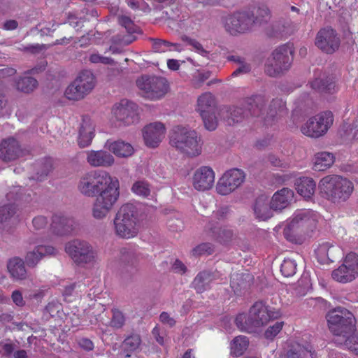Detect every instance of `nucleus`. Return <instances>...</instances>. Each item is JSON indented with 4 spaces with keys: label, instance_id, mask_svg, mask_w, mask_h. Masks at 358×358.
Here are the masks:
<instances>
[{
    "label": "nucleus",
    "instance_id": "nucleus-1",
    "mask_svg": "<svg viewBox=\"0 0 358 358\" xmlns=\"http://www.w3.org/2000/svg\"><path fill=\"white\" fill-rule=\"evenodd\" d=\"M79 191L87 196L97 194L93 206V215L101 219L107 215L120 196L119 180L106 171H91L80 180Z\"/></svg>",
    "mask_w": 358,
    "mask_h": 358
},
{
    "label": "nucleus",
    "instance_id": "nucleus-2",
    "mask_svg": "<svg viewBox=\"0 0 358 358\" xmlns=\"http://www.w3.org/2000/svg\"><path fill=\"white\" fill-rule=\"evenodd\" d=\"M280 315L279 310H270L262 301H258L250 308L248 314H238L235 322L241 331L252 332L256 328L266 325L271 320L277 319Z\"/></svg>",
    "mask_w": 358,
    "mask_h": 358
},
{
    "label": "nucleus",
    "instance_id": "nucleus-3",
    "mask_svg": "<svg viewBox=\"0 0 358 358\" xmlns=\"http://www.w3.org/2000/svg\"><path fill=\"white\" fill-rule=\"evenodd\" d=\"M353 189L352 182L339 175L326 176L318 184L320 195L334 203L345 201L352 194Z\"/></svg>",
    "mask_w": 358,
    "mask_h": 358
},
{
    "label": "nucleus",
    "instance_id": "nucleus-4",
    "mask_svg": "<svg viewBox=\"0 0 358 358\" xmlns=\"http://www.w3.org/2000/svg\"><path fill=\"white\" fill-rule=\"evenodd\" d=\"M169 141L172 147L188 157H197L202 152L201 137L187 127H174L169 133Z\"/></svg>",
    "mask_w": 358,
    "mask_h": 358
},
{
    "label": "nucleus",
    "instance_id": "nucleus-5",
    "mask_svg": "<svg viewBox=\"0 0 358 358\" xmlns=\"http://www.w3.org/2000/svg\"><path fill=\"white\" fill-rule=\"evenodd\" d=\"M114 229L117 236L124 238H131L137 235L136 210L132 204H124L119 209L114 219Z\"/></svg>",
    "mask_w": 358,
    "mask_h": 358
},
{
    "label": "nucleus",
    "instance_id": "nucleus-6",
    "mask_svg": "<svg viewBox=\"0 0 358 358\" xmlns=\"http://www.w3.org/2000/svg\"><path fill=\"white\" fill-rule=\"evenodd\" d=\"M329 329L334 335L342 337L343 341L355 331V317L344 308H336L327 315Z\"/></svg>",
    "mask_w": 358,
    "mask_h": 358
},
{
    "label": "nucleus",
    "instance_id": "nucleus-7",
    "mask_svg": "<svg viewBox=\"0 0 358 358\" xmlns=\"http://www.w3.org/2000/svg\"><path fill=\"white\" fill-rule=\"evenodd\" d=\"M138 106L127 99L115 103L112 108L110 122L115 127H126L137 123L139 120Z\"/></svg>",
    "mask_w": 358,
    "mask_h": 358
},
{
    "label": "nucleus",
    "instance_id": "nucleus-8",
    "mask_svg": "<svg viewBox=\"0 0 358 358\" xmlns=\"http://www.w3.org/2000/svg\"><path fill=\"white\" fill-rule=\"evenodd\" d=\"M136 83L142 96L150 100L162 98L169 88L167 80L162 77L144 75L138 78Z\"/></svg>",
    "mask_w": 358,
    "mask_h": 358
},
{
    "label": "nucleus",
    "instance_id": "nucleus-9",
    "mask_svg": "<svg viewBox=\"0 0 358 358\" xmlns=\"http://www.w3.org/2000/svg\"><path fill=\"white\" fill-rule=\"evenodd\" d=\"M292 50L287 45L275 48L267 59L265 71L270 76H277L288 70L292 62Z\"/></svg>",
    "mask_w": 358,
    "mask_h": 358
},
{
    "label": "nucleus",
    "instance_id": "nucleus-10",
    "mask_svg": "<svg viewBox=\"0 0 358 358\" xmlns=\"http://www.w3.org/2000/svg\"><path fill=\"white\" fill-rule=\"evenodd\" d=\"M95 77L90 71H83L65 91V96L70 100H79L88 94L95 86Z\"/></svg>",
    "mask_w": 358,
    "mask_h": 358
},
{
    "label": "nucleus",
    "instance_id": "nucleus-11",
    "mask_svg": "<svg viewBox=\"0 0 358 358\" xmlns=\"http://www.w3.org/2000/svg\"><path fill=\"white\" fill-rule=\"evenodd\" d=\"M65 251L77 264H92L96 259V251L85 241L76 239L67 243Z\"/></svg>",
    "mask_w": 358,
    "mask_h": 358
},
{
    "label": "nucleus",
    "instance_id": "nucleus-12",
    "mask_svg": "<svg viewBox=\"0 0 358 358\" xmlns=\"http://www.w3.org/2000/svg\"><path fill=\"white\" fill-rule=\"evenodd\" d=\"M222 23L225 30L231 35L245 34L252 28V13L247 10L234 12L224 16Z\"/></svg>",
    "mask_w": 358,
    "mask_h": 358
},
{
    "label": "nucleus",
    "instance_id": "nucleus-13",
    "mask_svg": "<svg viewBox=\"0 0 358 358\" xmlns=\"http://www.w3.org/2000/svg\"><path fill=\"white\" fill-rule=\"evenodd\" d=\"M334 117L331 112L326 111L310 117L301 128L306 136L319 138L324 135L333 124Z\"/></svg>",
    "mask_w": 358,
    "mask_h": 358
},
{
    "label": "nucleus",
    "instance_id": "nucleus-14",
    "mask_svg": "<svg viewBox=\"0 0 358 358\" xmlns=\"http://www.w3.org/2000/svg\"><path fill=\"white\" fill-rule=\"evenodd\" d=\"M215 106V100L211 93H203L197 99L196 110L201 115L206 129L209 131H213L217 127Z\"/></svg>",
    "mask_w": 358,
    "mask_h": 358
},
{
    "label": "nucleus",
    "instance_id": "nucleus-15",
    "mask_svg": "<svg viewBox=\"0 0 358 358\" xmlns=\"http://www.w3.org/2000/svg\"><path fill=\"white\" fill-rule=\"evenodd\" d=\"M334 280L346 283L358 277V255L354 252L348 254L343 264L331 273Z\"/></svg>",
    "mask_w": 358,
    "mask_h": 358
},
{
    "label": "nucleus",
    "instance_id": "nucleus-16",
    "mask_svg": "<svg viewBox=\"0 0 358 358\" xmlns=\"http://www.w3.org/2000/svg\"><path fill=\"white\" fill-rule=\"evenodd\" d=\"M245 178V173L238 169H231L224 173L216 185L220 195H228L239 187Z\"/></svg>",
    "mask_w": 358,
    "mask_h": 358
},
{
    "label": "nucleus",
    "instance_id": "nucleus-17",
    "mask_svg": "<svg viewBox=\"0 0 358 358\" xmlns=\"http://www.w3.org/2000/svg\"><path fill=\"white\" fill-rule=\"evenodd\" d=\"M215 179V174L213 169L208 166H202L194 171L192 183L196 190L205 192L213 188Z\"/></svg>",
    "mask_w": 358,
    "mask_h": 358
},
{
    "label": "nucleus",
    "instance_id": "nucleus-18",
    "mask_svg": "<svg viewBox=\"0 0 358 358\" xmlns=\"http://www.w3.org/2000/svg\"><path fill=\"white\" fill-rule=\"evenodd\" d=\"M315 45L324 52L333 53L338 48L340 39L333 29L326 27L318 31Z\"/></svg>",
    "mask_w": 358,
    "mask_h": 358
},
{
    "label": "nucleus",
    "instance_id": "nucleus-19",
    "mask_svg": "<svg viewBox=\"0 0 358 358\" xmlns=\"http://www.w3.org/2000/svg\"><path fill=\"white\" fill-rule=\"evenodd\" d=\"M319 218V215L313 210H298L293 215L289 227L294 229L301 227L313 231L316 227Z\"/></svg>",
    "mask_w": 358,
    "mask_h": 358
},
{
    "label": "nucleus",
    "instance_id": "nucleus-20",
    "mask_svg": "<svg viewBox=\"0 0 358 358\" xmlns=\"http://www.w3.org/2000/svg\"><path fill=\"white\" fill-rule=\"evenodd\" d=\"M166 128L158 122L146 125L143 129V137L145 145L150 148H156L165 136Z\"/></svg>",
    "mask_w": 358,
    "mask_h": 358
},
{
    "label": "nucleus",
    "instance_id": "nucleus-21",
    "mask_svg": "<svg viewBox=\"0 0 358 358\" xmlns=\"http://www.w3.org/2000/svg\"><path fill=\"white\" fill-rule=\"evenodd\" d=\"M76 227L73 218L63 214H55L50 224V232L56 236H62L71 234Z\"/></svg>",
    "mask_w": 358,
    "mask_h": 358
},
{
    "label": "nucleus",
    "instance_id": "nucleus-22",
    "mask_svg": "<svg viewBox=\"0 0 358 358\" xmlns=\"http://www.w3.org/2000/svg\"><path fill=\"white\" fill-rule=\"evenodd\" d=\"M86 160L93 167H110L115 164L114 157L106 150H88Z\"/></svg>",
    "mask_w": 358,
    "mask_h": 358
},
{
    "label": "nucleus",
    "instance_id": "nucleus-23",
    "mask_svg": "<svg viewBox=\"0 0 358 358\" xmlns=\"http://www.w3.org/2000/svg\"><path fill=\"white\" fill-rule=\"evenodd\" d=\"M119 22L121 26L124 27L127 31V35H117L113 38V45H127L132 43L135 40V37L132 34L136 33L138 27L135 25L134 22L127 16H121L119 17Z\"/></svg>",
    "mask_w": 358,
    "mask_h": 358
},
{
    "label": "nucleus",
    "instance_id": "nucleus-24",
    "mask_svg": "<svg viewBox=\"0 0 358 358\" xmlns=\"http://www.w3.org/2000/svg\"><path fill=\"white\" fill-rule=\"evenodd\" d=\"M104 148L119 158H127L134 153V147L128 142L122 140H108Z\"/></svg>",
    "mask_w": 358,
    "mask_h": 358
},
{
    "label": "nucleus",
    "instance_id": "nucleus-25",
    "mask_svg": "<svg viewBox=\"0 0 358 358\" xmlns=\"http://www.w3.org/2000/svg\"><path fill=\"white\" fill-rule=\"evenodd\" d=\"M20 152L18 142L13 138L2 141L0 143V159L4 162H10L17 159Z\"/></svg>",
    "mask_w": 358,
    "mask_h": 358
},
{
    "label": "nucleus",
    "instance_id": "nucleus-26",
    "mask_svg": "<svg viewBox=\"0 0 358 358\" xmlns=\"http://www.w3.org/2000/svg\"><path fill=\"white\" fill-rule=\"evenodd\" d=\"M94 124L89 117H83L79 129L78 143L80 148L90 145L94 137Z\"/></svg>",
    "mask_w": 358,
    "mask_h": 358
},
{
    "label": "nucleus",
    "instance_id": "nucleus-27",
    "mask_svg": "<svg viewBox=\"0 0 358 358\" xmlns=\"http://www.w3.org/2000/svg\"><path fill=\"white\" fill-rule=\"evenodd\" d=\"M294 199V192L288 188H282L276 192L270 201L274 210H281L287 207Z\"/></svg>",
    "mask_w": 358,
    "mask_h": 358
},
{
    "label": "nucleus",
    "instance_id": "nucleus-28",
    "mask_svg": "<svg viewBox=\"0 0 358 358\" xmlns=\"http://www.w3.org/2000/svg\"><path fill=\"white\" fill-rule=\"evenodd\" d=\"M340 252V248L336 245L329 241H324L319 244L315 250L318 259L322 262H334L337 255Z\"/></svg>",
    "mask_w": 358,
    "mask_h": 358
},
{
    "label": "nucleus",
    "instance_id": "nucleus-29",
    "mask_svg": "<svg viewBox=\"0 0 358 358\" xmlns=\"http://www.w3.org/2000/svg\"><path fill=\"white\" fill-rule=\"evenodd\" d=\"M55 249L52 246L38 245L29 251L25 256V262L29 267L35 266L45 255L54 254Z\"/></svg>",
    "mask_w": 358,
    "mask_h": 358
},
{
    "label": "nucleus",
    "instance_id": "nucleus-30",
    "mask_svg": "<svg viewBox=\"0 0 358 358\" xmlns=\"http://www.w3.org/2000/svg\"><path fill=\"white\" fill-rule=\"evenodd\" d=\"M295 186L299 194L305 199H310L314 195L316 184L313 178L302 177L296 180Z\"/></svg>",
    "mask_w": 358,
    "mask_h": 358
},
{
    "label": "nucleus",
    "instance_id": "nucleus-31",
    "mask_svg": "<svg viewBox=\"0 0 358 358\" xmlns=\"http://www.w3.org/2000/svg\"><path fill=\"white\" fill-rule=\"evenodd\" d=\"M335 162L334 155L329 152L316 153L313 159V169L316 171H324L329 169Z\"/></svg>",
    "mask_w": 358,
    "mask_h": 358
},
{
    "label": "nucleus",
    "instance_id": "nucleus-32",
    "mask_svg": "<svg viewBox=\"0 0 358 358\" xmlns=\"http://www.w3.org/2000/svg\"><path fill=\"white\" fill-rule=\"evenodd\" d=\"M266 196L262 195L258 197L254 206V212L256 217L262 220H266L272 216L271 204Z\"/></svg>",
    "mask_w": 358,
    "mask_h": 358
},
{
    "label": "nucleus",
    "instance_id": "nucleus-33",
    "mask_svg": "<svg viewBox=\"0 0 358 358\" xmlns=\"http://www.w3.org/2000/svg\"><path fill=\"white\" fill-rule=\"evenodd\" d=\"M7 268L11 277L15 280H24L27 277V271L22 259L15 257L11 258L7 265Z\"/></svg>",
    "mask_w": 358,
    "mask_h": 358
},
{
    "label": "nucleus",
    "instance_id": "nucleus-34",
    "mask_svg": "<svg viewBox=\"0 0 358 358\" xmlns=\"http://www.w3.org/2000/svg\"><path fill=\"white\" fill-rule=\"evenodd\" d=\"M340 134L348 141H352L358 137V113L352 120L344 123Z\"/></svg>",
    "mask_w": 358,
    "mask_h": 358
},
{
    "label": "nucleus",
    "instance_id": "nucleus-35",
    "mask_svg": "<svg viewBox=\"0 0 358 358\" xmlns=\"http://www.w3.org/2000/svg\"><path fill=\"white\" fill-rule=\"evenodd\" d=\"M310 85L315 90L330 94L335 93L338 90V87L331 78H327L325 80L316 78L311 82Z\"/></svg>",
    "mask_w": 358,
    "mask_h": 358
},
{
    "label": "nucleus",
    "instance_id": "nucleus-36",
    "mask_svg": "<svg viewBox=\"0 0 358 358\" xmlns=\"http://www.w3.org/2000/svg\"><path fill=\"white\" fill-rule=\"evenodd\" d=\"M212 274L207 271L199 273L193 281V286L199 293H202L210 287L213 280Z\"/></svg>",
    "mask_w": 358,
    "mask_h": 358
},
{
    "label": "nucleus",
    "instance_id": "nucleus-37",
    "mask_svg": "<svg viewBox=\"0 0 358 358\" xmlns=\"http://www.w3.org/2000/svg\"><path fill=\"white\" fill-rule=\"evenodd\" d=\"M249 341L245 336L235 337L230 344L231 354L234 357L241 356L248 349Z\"/></svg>",
    "mask_w": 358,
    "mask_h": 358
},
{
    "label": "nucleus",
    "instance_id": "nucleus-38",
    "mask_svg": "<svg viewBox=\"0 0 358 358\" xmlns=\"http://www.w3.org/2000/svg\"><path fill=\"white\" fill-rule=\"evenodd\" d=\"M314 355L315 352L308 343L299 344L296 348L290 350L287 353L288 358H307L308 357L314 358Z\"/></svg>",
    "mask_w": 358,
    "mask_h": 358
},
{
    "label": "nucleus",
    "instance_id": "nucleus-39",
    "mask_svg": "<svg viewBox=\"0 0 358 358\" xmlns=\"http://www.w3.org/2000/svg\"><path fill=\"white\" fill-rule=\"evenodd\" d=\"M210 231L212 232L213 238L220 243H226L231 240L233 236V232L231 229L221 226L210 227Z\"/></svg>",
    "mask_w": 358,
    "mask_h": 358
},
{
    "label": "nucleus",
    "instance_id": "nucleus-40",
    "mask_svg": "<svg viewBox=\"0 0 358 358\" xmlns=\"http://www.w3.org/2000/svg\"><path fill=\"white\" fill-rule=\"evenodd\" d=\"M271 17L270 10L266 5L262 4L258 6L255 14H252V26L266 22Z\"/></svg>",
    "mask_w": 358,
    "mask_h": 358
},
{
    "label": "nucleus",
    "instance_id": "nucleus-41",
    "mask_svg": "<svg viewBox=\"0 0 358 358\" xmlns=\"http://www.w3.org/2000/svg\"><path fill=\"white\" fill-rule=\"evenodd\" d=\"M153 49L157 52H165L167 51H182L181 45L178 43H171L166 41H156L153 43Z\"/></svg>",
    "mask_w": 358,
    "mask_h": 358
},
{
    "label": "nucleus",
    "instance_id": "nucleus-42",
    "mask_svg": "<svg viewBox=\"0 0 358 358\" xmlns=\"http://www.w3.org/2000/svg\"><path fill=\"white\" fill-rule=\"evenodd\" d=\"M36 86V80L31 77H22L17 82V90L24 93L34 91Z\"/></svg>",
    "mask_w": 358,
    "mask_h": 358
},
{
    "label": "nucleus",
    "instance_id": "nucleus-43",
    "mask_svg": "<svg viewBox=\"0 0 358 358\" xmlns=\"http://www.w3.org/2000/svg\"><path fill=\"white\" fill-rule=\"evenodd\" d=\"M228 214L229 209L227 207H221L214 211L209 222V229H210V227H217L220 222L227 218Z\"/></svg>",
    "mask_w": 358,
    "mask_h": 358
},
{
    "label": "nucleus",
    "instance_id": "nucleus-44",
    "mask_svg": "<svg viewBox=\"0 0 358 358\" xmlns=\"http://www.w3.org/2000/svg\"><path fill=\"white\" fill-rule=\"evenodd\" d=\"M286 113L285 103L282 99L273 100L270 106L269 117H281Z\"/></svg>",
    "mask_w": 358,
    "mask_h": 358
},
{
    "label": "nucleus",
    "instance_id": "nucleus-45",
    "mask_svg": "<svg viewBox=\"0 0 358 358\" xmlns=\"http://www.w3.org/2000/svg\"><path fill=\"white\" fill-rule=\"evenodd\" d=\"M227 124H231L235 122H241L246 115L245 112L241 108L234 107L227 111Z\"/></svg>",
    "mask_w": 358,
    "mask_h": 358
},
{
    "label": "nucleus",
    "instance_id": "nucleus-46",
    "mask_svg": "<svg viewBox=\"0 0 358 358\" xmlns=\"http://www.w3.org/2000/svg\"><path fill=\"white\" fill-rule=\"evenodd\" d=\"M131 191L136 195L146 197L150 193L149 184L145 180L136 181L131 187Z\"/></svg>",
    "mask_w": 358,
    "mask_h": 358
},
{
    "label": "nucleus",
    "instance_id": "nucleus-47",
    "mask_svg": "<svg viewBox=\"0 0 358 358\" xmlns=\"http://www.w3.org/2000/svg\"><path fill=\"white\" fill-rule=\"evenodd\" d=\"M280 271L285 277L294 275L296 271V262L289 258L285 259L281 264Z\"/></svg>",
    "mask_w": 358,
    "mask_h": 358
},
{
    "label": "nucleus",
    "instance_id": "nucleus-48",
    "mask_svg": "<svg viewBox=\"0 0 358 358\" xmlns=\"http://www.w3.org/2000/svg\"><path fill=\"white\" fill-rule=\"evenodd\" d=\"M141 343L140 337L137 335L131 336L127 338L123 343L124 348L127 351L136 350Z\"/></svg>",
    "mask_w": 358,
    "mask_h": 358
},
{
    "label": "nucleus",
    "instance_id": "nucleus-49",
    "mask_svg": "<svg viewBox=\"0 0 358 358\" xmlns=\"http://www.w3.org/2000/svg\"><path fill=\"white\" fill-rule=\"evenodd\" d=\"M284 326L283 322H276L274 324L268 327L264 332V336L267 339H273L282 330Z\"/></svg>",
    "mask_w": 358,
    "mask_h": 358
},
{
    "label": "nucleus",
    "instance_id": "nucleus-50",
    "mask_svg": "<svg viewBox=\"0 0 358 358\" xmlns=\"http://www.w3.org/2000/svg\"><path fill=\"white\" fill-rule=\"evenodd\" d=\"M262 103L263 99L261 96H255L251 99L249 103L251 107L249 110L252 115H259V113L262 110Z\"/></svg>",
    "mask_w": 358,
    "mask_h": 358
},
{
    "label": "nucleus",
    "instance_id": "nucleus-51",
    "mask_svg": "<svg viewBox=\"0 0 358 358\" xmlns=\"http://www.w3.org/2000/svg\"><path fill=\"white\" fill-rule=\"evenodd\" d=\"M113 317L110 321V325L115 328H121L125 322L124 316L122 313L117 309L112 310Z\"/></svg>",
    "mask_w": 358,
    "mask_h": 358
},
{
    "label": "nucleus",
    "instance_id": "nucleus-52",
    "mask_svg": "<svg viewBox=\"0 0 358 358\" xmlns=\"http://www.w3.org/2000/svg\"><path fill=\"white\" fill-rule=\"evenodd\" d=\"M15 213V206L13 205L4 206L0 208V222L7 221Z\"/></svg>",
    "mask_w": 358,
    "mask_h": 358
},
{
    "label": "nucleus",
    "instance_id": "nucleus-53",
    "mask_svg": "<svg viewBox=\"0 0 358 358\" xmlns=\"http://www.w3.org/2000/svg\"><path fill=\"white\" fill-rule=\"evenodd\" d=\"M344 345L353 353L358 355V334H351L344 341Z\"/></svg>",
    "mask_w": 358,
    "mask_h": 358
},
{
    "label": "nucleus",
    "instance_id": "nucleus-54",
    "mask_svg": "<svg viewBox=\"0 0 358 358\" xmlns=\"http://www.w3.org/2000/svg\"><path fill=\"white\" fill-rule=\"evenodd\" d=\"M127 5L134 10L143 12L150 10L149 5L144 0H126Z\"/></svg>",
    "mask_w": 358,
    "mask_h": 358
},
{
    "label": "nucleus",
    "instance_id": "nucleus-55",
    "mask_svg": "<svg viewBox=\"0 0 358 358\" xmlns=\"http://www.w3.org/2000/svg\"><path fill=\"white\" fill-rule=\"evenodd\" d=\"M213 252V247L210 243H205L199 245L196 247L193 252L194 255H210Z\"/></svg>",
    "mask_w": 358,
    "mask_h": 358
},
{
    "label": "nucleus",
    "instance_id": "nucleus-56",
    "mask_svg": "<svg viewBox=\"0 0 358 358\" xmlns=\"http://www.w3.org/2000/svg\"><path fill=\"white\" fill-rule=\"evenodd\" d=\"M89 59L92 63L94 64L101 63L103 64H112L113 63V60L111 58L103 57L99 53L91 54Z\"/></svg>",
    "mask_w": 358,
    "mask_h": 358
},
{
    "label": "nucleus",
    "instance_id": "nucleus-57",
    "mask_svg": "<svg viewBox=\"0 0 358 358\" xmlns=\"http://www.w3.org/2000/svg\"><path fill=\"white\" fill-rule=\"evenodd\" d=\"M32 224L34 230L40 231L48 225L47 218L44 216L35 217L32 220Z\"/></svg>",
    "mask_w": 358,
    "mask_h": 358
},
{
    "label": "nucleus",
    "instance_id": "nucleus-58",
    "mask_svg": "<svg viewBox=\"0 0 358 358\" xmlns=\"http://www.w3.org/2000/svg\"><path fill=\"white\" fill-rule=\"evenodd\" d=\"M210 77L209 72H196L194 76L193 84L195 87H199L200 84Z\"/></svg>",
    "mask_w": 358,
    "mask_h": 358
},
{
    "label": "nucleus",
    "instance_id": "nucleus-59",
    "mask_svg": "<svg viewBox=\"0 0 358 358\" xmlns=\"http://www.w3.org/2000/svg\"><path fill=\"white\" fill-rule=\"evenodd\" d=\"M14 350V346L11 343H4L1 346L0 355L2 357H10Z\"/></svg>",
    "mask_w": 358,
    "mask_h": 358
},
{
    "label": "nucleus",
    "instance_id": "nucleus-60",
    "mask_svg": "<svg viewBox=\"0 0 358 358\" xmlns=\"http://www.w3.org/2000/svg\"><path fill=\"white\" fill-rule=\"evenodd\" d=\"M159 319L163 324L169 327H173L176 323L175 320L171 317L170 315L166 312H163L161 313Z\"/></svg>",
    "mask_w": 358,
    "mask_h": 358
},
{
    "label": "nucleus",
    "instance_id": "nucleus-61",
    "mask_svg": "<svg viewBox=\"0 0 358 358\" xmlns=\"http://www.w3.org/2000/svg\"><path fill=\"white\" fill-rule=\"evenodd\" d=\"M167 224L169 227L173 231L180 230L182 227V222L181 220L178 218L170 219L168 221Z\"/></svg>",
    "mask_w": 358,
    "mask_h": 358
},
{
    "label": "nucleus",
    "instance_id": "nucleus-62",
    "mask_svg": "<svg viewBox=\"0 0 358 358\" xmlns=\"http://www.w3.org/2000/svg\"><path fill=\"white\" fill-rule=\"evenodd\" d=\"M241 63V66L234 71L232 73V76H236L238 75L239 73H248L250 71V66L248 64L243 62V61H241L240 59L238 60Z\"/></svg>",
    "mask_w": 358,
    "mask_h": 358
},
{
    "label": "nucleus",
    "instance_id": "nucleus-63",
    "mask_svg": "<svg viewBox=\"0 0 358 358\" xmlns=\"http://www.w3.org/2000/svg\"><path fill=\"white\" fill-rule=\"evenodd\" d=\"M13 301L18 306H22L24 304L22 293L15 290L12 294Z\"/></svg>",
    "mask_w": 358,
    "mask_h": 358
},
{
    "label": "nucleus",
    "instance_id": "nucleus-64",
    "mask_svg": "<svg viewBox=\"0 0 358 358\" xmlns=\"http://www.w3.org/2000/svg\"><path fill=\"white\" fill-rule=\"evenodd\" d=\"M79 345L86 350H90L93 348V343L92 342L87 339V338H82L79 341Z\"/></svg>",
    "mask_w": 358,
    "mask_h": 358
}]
</instances>
